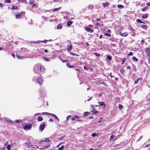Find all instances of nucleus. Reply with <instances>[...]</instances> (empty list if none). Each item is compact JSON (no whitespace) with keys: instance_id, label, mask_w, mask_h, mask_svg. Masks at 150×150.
<instances>
[{"instance_id":"obj_58","label":"nucleus","mask_w":150,"mask_h":150,"mask_svg":"<svg viewBox=\"0 0 150 150\" xmlns=\"http://www.w3.org/2000/svg\"><path fill=\"white\" fill-rule=\"evenodd\" d=\"M99 24H100L99 23H97L96 24V25L99 26Z\"/></svg>"},{"instance_id":"obj_3","label":"nucleus","mask_w":150,"mask_h":150,"mask_svg":"<svg viewBox=\"0 0 150 150\" xmlns=\"http://www.w3.org/2000/svg\"><path fill=\"white\" fill-rule=\"evenodd\" d=\"M31 127V125H25L24 127V129H30Z\"/></svg>"},{"instance_id":"obj_41","label":"nucleus","mask_w":150,"mask_h":150,"mask_svg":"<svg viewBox=\"0 0 150 150\" xmlns=\"http://www.w3.org/2000/svg\"><path fill=\"white\" fill-rule=\"evenodd\" d=\"M61 60L63 62H67L68 61L67 60H64L63 59H61Z\"/></svg>"},{"instance_id":"obj_40","label":"nucleus","mask_w":150,"mask_h":150,"mask_svg":"<svg viewBox=\"0 0 150 150\" xmlns=\"http://www.w3.org/2000/svg\"><path fill=\"white\" fill-rule=\"evenodd\" d=\"M98 135L96 134L95 133H93L92 134V136L93 137H94L96 136H97Z\"/></svg>"},{"instance_id":"obj_36","label":"nucleus","mask_w":150,"mask_h":150,"mask_svg":"<svg viewBox=\"0 0 150 150\" xmlns=\"http://www.w3.org/2000/svg\"><path fill=\"white\" fill-rule=\"evenodd\" d=\"M98 82L100 84H104L105 83L103 81L101 80L99 81Z\"/></svg>"},{"instance_id":"obj_52","label":"nucleus","mask_w":150,"mask_h":150,"mask_svg":"<svg viewBox=\"0 0 150 150\" xmlns=\"http://www.w3.org/2000/svg\"><path fill=\"white\" fill-rule=\"evenodd\" d=\"M3 6V5L2 4H1V3L0 4V7H2Z\"/></svg>"},{"instance_id":"obj_49","label":"nucleus","mask_w":150,"mask_h":150,"mask_svg":"<svg viewBox=\"0 0 150 150\" xmlns=\"http://www.w3.org/2000/svg\"><path fill=\"white\" fill-rule=\"evenodd\" d=\"M84 69L86 70H87V67L85 66H84Z\"/></svg>"},{"instance_id":"obj_8","label":"nucleus","mask_w":150,"mask_h":150,"mask_svg":"<svg viewBox=\"0 0 150 150\" xmlns=\"http://www.w3.org/2000/svg\"><path fill=\"white\" fill-rule=\"evenodd\" d=\"M103 5L104 7H108V4L107 2L103 3Z\"/></svg>"},{"instance_id":"obj_46","label":"nucleus","mask_w":150,"mask_h":150,"mask_svg":"<svg viewBox=\"0 0 150 150\" xmlns=\"http://www.w3.org/2000/svg\"><path fill=\"white\" fill-rule=\"evenodd\" d=\"M43 114H50V113H48V112H43Z\"/></svg>"},{"instance_id":"obj_51","label":"nucleus","mask_w":150,"mask_h":150,"mask_svg":"<svg viewBox=\"0 0 150 150\" xmlns=\"http://www.w3.org/2000/svg\"><path fill=\"white\" fill-rule=\"evenodd\" d=\"M44 58L45 59L46 61H48L49 60L47 58H46L45 57H44Z\"/></svg>"},{"instance_id":"obj_55","label":"nucleus","mask_w":150,"mask_h":150,"mask_svg":"<svg viewBox=\"0 0 150 150\" xmlns=\"http://www.w3.org/2000/svg\"><path fill=\"white\" fill-rule=\"evenodd\" d=\"M8 144V142H6L5 143L4 145H7Z\"/></svg>"},{"instance_id":"obj_56","label":"nucleus","mask_w":150,"mask_h":150,"mask_svg":"<svg viewBox=\"0 0 150 150\" xmlns=\"http://www.w3.org/2000/svg\"><path fill=\"white\" fill-rule=\"evenodd\" d=\"M71 119L73 120H75V118L74 117H73Z\"/></svg>"},{"instance_id":"obj_18","label":"nucleus","mask_w":150,"mask_h":150,"mask_svg":"<svg viewBox=\"0 0 150 150\" xmlns=\"http://www.w3.org/2000/svg\"><path fill=\"white\" fill-rule=\"evenodd\" d=\"M67 66L69 68H73L74 67L73 66L70 65L68 63H67Z\"/></svg>"},{"instance_id":"obj_42","label":"nucleus","mask_w":150,"mask_h":150,"mask_svg":"<svg viewBox=\"0 0 150 150\" xmlns=\"http://www.w3.org/2000/svg\"><path fill=\"white\" fill-rule=\"evenodd\" d=\"M5 1L6 3H9L10 2V0H5Z\"/></svg>"},{"instance_id":"obj_61","label":"nucleus","mask_w":150,"mask_h":150,"mask_svg":"<svg viewBox=\"0 0 150 150\" xmlns=\"http://www.w3.org/2000/svg\"><path fill=\"white\" fill-rule=\"evenodd\" d=\"M101 121H101V120H99V121H98V122L99 123H101Z\"/></svg>"},{"instance_id":"obj_34","label":"nucleus","mask_w":150,"mask_h":150,"mask_svg":"<svg viewBox=\"0 0 150 150\" xmlns=\"http://www.w3.org/2000/svg\"><path fill=\"white\" fill-rule=\"evenodd\" d=\"M64 149V147L63 146H62L60 147V148H59L58 149V150H63V149Z\"/></svg>"},{"instance_id":"obj_15","label":"nucleus","mask_w":150,"mask_h":150,"mask_svg":"<svg viewBox=\"0 0 150 150\" xmlns=\"http://www.w3.org/2000/svg\"><path fill=\"white\" fill-rule=\"evenodd\" d=\"M127 35V32H125L124 33L120 34V35H121L123 36H126Z\"/></svg>"},{"instance_id":"obj_6","label":"nucleus","mask_w":150,"mask_h":150,"mask_svg":"<svg viewBox=\"0 0 150 150\" xmlns=\"http://www.w3.org/2000/svg\"><path fill=\"white\" fill-rule=\"evenodd\" d=\"M38 69L40 70V71H44L43 67L41 66H39L38 67Z\"/></svg>"},{"instance_id":"obj_54","label":"nucleus","mask_w":150,"mask_h":150,"mask_svg":"<svg viewBox=\"0 0 150 150\" xmlns=\"http://www.w3.org/2000/svg\"><path fill=\"white\" fill-rule=\"evenodd\" d=\"M96 20L98 21H99L100 20V18H97Z\"/></svg>"},{"instance_id":"obj_53","label":"nucleus","mask_w":150,"mask_h":150,"mask_svg":"<svg viewBox=\"0 0 150 150\" xmlns=\"http://www.w3.org/2000/svg\"><path fill=\"white\" fill-rule=\"evenodd\" d=\"M147 5L149 6H150V3H148L147 4Z\"/></svg>"},{"instance_id":"obj_63","label":"nucleus","mask_w":150,"mask_h":150,"mask_svg":"<svg viewBox=\"0 0 150 150\" xmlns=\"http://www.w3.org/2000/svg\"><path fill=\"white\" fill-rule=\"evenodd\" d=\"M90 150H94L92 148H91L90 149Z\"/></svg>"},{"instance_id":"obj_24","label":"nucleus","mask_w":150,"mask_h":150,"mask_svg":"<svg viewBox=\"0 0 150 150\" xmlns=\"http://www.w3.org/2000/svg\"><path fill=\"white\" fill-rule=\"evenodd\" d=\"M61 8V7H60V8H54V9L53 10V11H58L59 9H60Z\"/></svg>"},{"instance_id":"obj_10","label":"nucleus","mask_w":150,"mask_h":150,"mask_svg":"<svg viewBox=\"0 0 150 150\" xmlns=\"http://www.w3.org/2000/svg\"><path fill=\"white\" fill-rule=\"evenodd\" d=\"M148 16V14H145L143 15L142 17L143 18H147Z\"/></svg>"},{"instance_id":"obj_1","label":"nucleus","mask_w":150,"mask_h":150,"mask_svg":"<svg viewBox=\"0 0 150 150\" xmlns=\"http://www.w3.org/2000/svg\"><path fill=\"white\" fill-rule=\"evenodd\" d=\"M45 126L44 122H42V124L40 125L39 127V129L41 131H42L45 127Z\"/></svg>"},{"instance_id":"obj_17","label":"nucleus","mask_w":150,"mask_h":150,"mask_svg":"<svg viewBox=\"0 0 150 150\" xmlns=\"http://www.w3.org/2000/svg\"><path fill=\"white\" fill-rule=\"evenodd\" d=\"M118 107H119V109H120L121 110L123 108V106L121 104H119L118 105Z\"/></svg>"},{"instance_id":"obj_44","label":"nucleus","mask_w":150,"mask_h":150,"mask_svg":"<svg viewBox=\"0 0 150 150\" xmlns=\"http://www.w3.org/2000/svg\"><path fill=\"white\" fill-rule=\"evenodd\" d=\"M109 75L110 76V77L111 78H112V77H114L113 76H112V73L111 72L110 73Z\"/></svg>"},{"instance_id":"obj_39","label":"nucleus","mask_w":150,"mask_h":150,"mask_svg":"<svg viewBox=\"0 0 150 150\" xmlns=\"http://www.w3.org/2000/svg\"><path fill=\"white\" fill-rule=\"evenodd\" d=\"M47 141H48L49 142H50L51 141L50 140H47V139L45 138V140H43L41 141H45V142H47Z\"/></svg>"},{"instance_id":"obj_12","label":"nucleus","mask_w":150,"mask_h":150,"mask_svg":"<svg viewBox=\"0 0 150 150\" xmlns=\"http://www.w3.org/2000/svg\"><path fill=\"white\" fill-rule=\"evenodd\" d=\"M72 47V46L71 45L69 46V47L67 48V50L68 51H70L71 50Z\"/></svg>"},{"instance_id":"obj_57","label":"nucleus","mask_w":150,"mask_h":150,"mask_svg":"<svg viewBox=\"0 0 150 150\" xmlns=\"http://www.w3.org/2000/svg\"><path fill=\"white\" fill-rule=\"evenodd\" d=\"M86 44L87 46H88V42H86Z\"/></svg>"},{"instance_id":"obj_31","label":"nucleus","mask_w":150,"mask_h":150,"mask_svg":"<svg viewBox=\"0 0 150 150\" xmlns=\"http://www.w3.org/2000/svg\"><path fill=\"white\" fill-rule=\"evenodd\" d=\"M11 147V146L9 144L7 146V149L8 150H9L10 149Z\"/></svg>"},{"instance_id":"obj_2","label":"nucleus","mask_w":150,"mask_h":150,"mask_svg":"<svg viewBox=\"0 0 150 150\" xmlns=\"http://www.w3.org/2000/svg\"><path fill=\"white\" fill-rule=\"evenodd\" d=\"M117 138V136L112 135L110 137V141H114Z\"/></svg>"},{"instance_id":"obj_38","label":"nucleus","mask_w":150,"mask_h":150,"mask_svg":"<svg viewBox=\"0 0 150 150\" xmlns=\"http://www.w3.org/2000/svg\"><path fill=\"white\" fill-rule=\"evenodd\" d=\"M107 58L108 60L109 61L111 59V56H108L107 57Z\"/></svg>"},{"instance_id":"obj_64","label":"nucleus","mask_w":150,"mask_h":150,"mask_svg":"<svg viewBox=\"0 0 150 150\" xmlns=\"http://www.w3.org/2000/svg\"><path fill=\"white\" fill-rule=\"evenodd\" d=\"M148 61L149 62H150V58L149 59Z\"/></svg>"},{"instance_id":"obj_43","label":"nucleus","mask_w":150,"mask_h":150,"mask_svg":"<svg viewBox=\"0 0 150 150\" xmlns=\"http://www.w3.org/2000/svg\"><path fill=\"white\" fill-rule=\"evenodd\" d=\"M129 54L130 55H132L133 54V53L132 52H130Z\"/></svg>"},{"instance_id":"obj_37","label":"nucleus","mask_w":150,"mask_h":150,"mask_svg":"<svg viewBox=\"0 0 150 150\" xmlns=\"http://www.w3.org/2000/svg\"><path fill=\"white\" fill-rule=\"evenodd\" d=\"M125 59L124 58L122 60V64H123L125 63Z\"/></svg>"},{"instance_id":"obj_47","label":"nucleus","mask_w":150,"mask_h":150,"mask_svg":"<svg viewBox=\"0 0 150 150\" xmlns=\"http://www.w3.org/2000/svg\"><path fill=\"white\" fill-rule=\"evenodd\" d=\"M93 116H90L89 117V118L90 119H92L93 118Z\"/></svg>"},{"instance_id":"obj_20","label":"nucleus","mask_w":150,"mask_h":150,"mask_svg":"<svg viewBox=\"0 0 150 150\" xmlns=\"http://www.w3.org/2000/svg\"><path fill=\"white\" fill-rule=\"evenodd\" d=\"M19 1L20 2H23L25 4L27 3V1L25 0H19Z\"/></svg>"},{"instance_id":"obj_48","label":"nucleus","mask_w":150,"mask_h":150,"mask_svg":"<svg viewBox=\"0 0 150 150\" xmlns=\"http://www.w3.org/2000/svg\"><path fill=\"white\" fill-rule=\"evenodd\" d=\"M64 136H62V137H61L60 138H59V140H61L62 139V138H63V137H64Z\"/></svg>"},{"instance_id":"obj_13","label":"nucleus","mask_w":150,"mask_h":150,"mask_svg":"<svg viewBox=\"0 0 150 150\" xmlns=\"http://www.w3.org/2000/svg\"><path fill=\"white\" fill-rule=\"evenodd\" d=\"M62 28V26L60 24H58L57 26V29H61Z\"/></svg>"},{"instance_id":"obj_11","label":"nucleus","mask_w":150,"mask_h":150,"mask_svg":"<svg viewBox=\"0 0 150 150\" xmlns=\"http://www.w3.org/2000/svg\"><path fill=\"white\" fill-rule=\"evenodd\" d=\"M73 23V22L71 21H69L67 22V25L68 26H70L72 23Z\"/></svg>"},{"instance_id":"obj_45","label":"nucleus","mask_w":150,"mask_h":150,"mask_svg":"<svg viewBox=\"0 0 150 150\" xmlns=\"http://www.w3.org/2000/svg\"><path fill=\"white\" fill-rule=\"evenodd\" d=\"M50 146V145H48V146H44V148H47V147H49Z\"/></svg>"},{"instance_id":"obj_32","label":"nucleus","mask_w":150,"mask_h":150,"mask_svg":"<svg viewBox=\"0 0 150 150\" xmlns=\"http://www.w3.org/2000/svg\"><path fill=\"white\" fill-rule=\"evenodd\" d=\"M55 118H56V119H57L58 120H59V119H58V118L54 114H51Z\"/></svg>"},{"instance_id":"obj_27","label":"nucleus","mask_w":150,"mask_h":150,"mask_svg":"<svg viewBox=\"0 0 150 150\" xmlns=\"http://www.w3.org/2000/svg\"><path fill=\"white\" fill-rule=\"evenodd\" d=\"M137 21L138 23H142V22L140 19H137Z\"/></svg>"},{"instance_id":"obj_7","label":"nucleus","mask_w":150,"mask_h":150,"mask_svg":"<svg viewBox=\"0 0 150 150\" xmlns=\"http://www.w3.org/2000/svg\"><path fill=\"white\" fill-rule=\"evenodd\" d=\"M22 14V13H19L18 14H16V18H19V17L21 16Z\"/></svg>"},{"instance_id":"obj_21","label":"nucleus","mask_w":150,"mask_h":150,"mask_svg":"<svg viewBox=\"0 0 150 150\" xmlns=\"http://www.w3.org/2000/svg\"><path fill=\"white\" fill-rule=\"evenodd\" d=\"M142 27L143 28L146 29L147 28V26L145 25H142Z\"/></svg>"},{"instance_id":"obj_33","label":"nucleus","mask_w":150,"mask_h":150,"mask_svg":"<svg viewBox=\"0 0 150 150\" xmlns=\"http://www.w3.org/2000/svg\"><path fill=\"white\" fill-rule=\"evenodd\" d=\"M70 53L71 54H72L73 55H76V56H78V55L77 54H75L73 52H70Z\"/></svg>"},{"instance_id":"obj_59","label":"nucleus","mask_w":150,"mask_h":150,"mask_svg":"<svg viewBox=\"0 0 150 150\" xmlns=\"http://www.w3.org/2000/svg\"><path fill=\"white\" fill-rule=\"evenodd\" d=\"M127 69H130V67L129 66H128V67H127Z\"/></svg>"},{"instance_id":"obj_50","label":"nucleus","mask_w":150,"mask_h":150,"mask_svg":"<svg viewBox=\"0 0 150 150\" xmlns=\"http://www.w3.org/2000/svg\"><path fill=\"white\" fill-rule=\"evenodd\" d=\"M49 121L50 122H53V120L52 119H50L49 120Z\"/></svg>"},{"instance_id":"obj_28","label":"nucleus","mask_w":150,"mask_h":150,"mask_svg":"<svg viewBox=\"0 0 150 150\" xmlns=\"http://www.w3.org/2000/svg\"><path fill=\"white\" fill-rule=\"evenodd\" d=\"M17 8V7L16 6H13L12 8H11V9L12 10H13V9H16Z\"/></svg>"},{"instance_id":"obj_29","label":"nucleus","mask_w":150,"mask_h":150,"mask_svg":"<svg viewBox=\"0 0 150 150\" xmlns=\"http://www.w3.org/2000/svg\"><path fill=\"white\" fill-rule=\"evenodd\" d=\"M6 121H8V122L10 123H12V121H11V120H10L8 118H6Z\"/></svg>"},{"instance_id":"obj_16","label":"nucleus","mask_w":150,"mask_h":150,"mask_svg":"<svg viewBox=\"0 0 150 150\" xmlns=\"http://www.w3.org/2000/svg\"><path fill=\"white\" fill-rule=\"evenodd\" d=\"M148 8V6H146L145 7L143 8L142 9V10L143 11H146V10Z\"/></svg>"},{"instance_id":"obj_4","label":"nucleus","mask_w":150,"mask_h":150,"mask_svg":"<svg viewBox=\"0 0 150 150\" xmlns=\"http://www.w3.org/2000/svg\"><path fill=\"white\" fill-rule=\"evenodd\" d=\"M86 30L87 32H89L91 33H92L93 32V30L92 29L88 27L86 28Z\"/></svg>"},{"instance_id":"obj_60","label":"nucleus","mask_w":150,"mask_h":150,"mask_svg":"<svg viewBox=\"0 0 150 150\" xmlns=\"http://www.w3.org/2000/svg\"><path fill=\"white\" fill-rule=\"evenodd\" d=\"M102 35H100V39H101V38H102Z\"/></svg>"},{"instance_id":"obj_14","label":"nucleus","mask_w":150,"mask_h":150,"mask_svg":"<svg viewBox=\"0 0 150 150\" xmlns=\"http://www.w3.org/2000/svg\"><path fill=\"white\" fill-rule=\"evenodd\" d=\"M38 82L39 84H40L41 83L42 81V79L41 78H39L38 79Z\"/></svg>"},{"instance_id":"obj_25","label":"nucleus","mask_w":150,"mask_h":150,"mask_svg":"<svg viewBox=\"0 0 150 150\" xmlns=\"http://www.w3.org/2000/svg\"><path fill=\"white\" fill-rule=\"evenodd\" d=\"M132 59L133 60H134L136 62H137L138 60V59L135 57H132Z\"/></svg>"},{"instance_id":"obj_19","label":"nucleus","mask_w":150,"mask_h":150,"mask_svg":"<svg viewBox=\"0 0 150 150\" xmlns=\"http://www.w3.org/2000/svg\"><path fill=\"white\" fill-rule=\"evenodd\" d=\"M117 7L119 8H124L123 6L121 5H120V4H119L118 5Z\"/></svg>"},{"instance_id":"obj_23","label":"nucleus","mask_w":150,"mask_h":150,"mask_svg":"<svg viewBox=\"0 0 150 150\" xmlns=\"http://www.w3.org/2000/svg\"><path fill=\"white\" fill-rule=\"evenodd\" d=\"M90 113V112H85L84 113V116H86L87 115L89 114Z\"/></svg>"},{"instance_id":"obj_62","label":"nucleus","mask_w":150,"mask_h":150,"mask_svg":"<svg viewBox=\"0 0 150 150\" xmlns=\"http://www.w3.org/2000/svg\"><path fill=\"white\" fill-rule=\"evenodd\" d=\"M47 52V50H45V52Z\"/></svg>"},{"instance_id":"obj_5","label":"nucleus","mask_w":150,"mask_h":150,"mask_svg":"<svg viewBox=\"0 0 150 150\" xmlns=\"http://www.w3.org/2000/svg\"><path fill=\"white\" fill-rule=\"evenodd\" d=\"M146 52L148 56H149L150 55V49L149 48H147L146 49Z\"/></svg>"},{"instance_id":"obj_35","label":"nucleus","mask_w":150,"mask_h":150,"mask_svg":"<svg viewBox=\"0 0 150 150\" xmlns=\"http://www.w3.org/2000/svg\"><path fill=\"white\" fill-rule=\"evenodd\" d=\"M94 54L96 55V56H98V57H99L100 55V54H99L98 53H95V52H94Z\"/></svg>"},{"instance_id":"obj_9","label":"nucleus","mask_w":150,"mask_h":150,"mask_svg":"<svg viewBox=\"0 0 150 150\" xmlns=\"http://www.w3.org/2000/svg\"><path fill=\"white\" fill-rule=\"evenodd\" d=\"M43 118L41 116H39L38 118V120L39 121H41L43 120Z\"/></svg>"},{"instance_id":"obj_22","label":"nucleus","mask_w":150,"mask_h":150,"mask_svg":"<svg viewBox=\"0 0 150 150\" xmlns=\"http://www.w3.org/2000/svg\"><path fill=\"white\" fill-rule=\"evenodd\" d=\"M99 104H100V106H102L103 105H104L105 106V103L103 102H100L99 103Z\"/></svg>"},{"instance_id":"obj_30","label":"nucleus","mask_w":150,"mask_h":150,"mask_svg":"<svg viewBox=\"0 0 150 150\" xmlns=\"http://www.w3.org/2000/svg\"><path fill=\"white\" fill-rule=\"evenodd\" d=\"M105 35L107 36H108V37H110L111 36V35L109 34V33H105Z\"/></svg>"},{"instance_id":"obj_26","label":"nucleus","mask_w":150,"mask_h":150,"mask_svg":"<svg viewBox=\"0 0 150 150\" xmlns=\"http://www.w3.org/2000/svg\"><path fill=\"white\" fill-rule=\"evenodd\" d=\"M140 79H140V78H138L137 80H136L135 82H134V83L135 84H137L138 83V81Z\"/></svg>"}]
</instances>
